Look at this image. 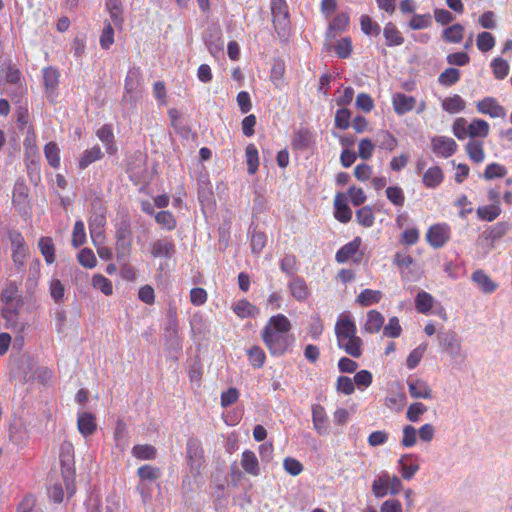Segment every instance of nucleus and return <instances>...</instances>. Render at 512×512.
<instances>
[{
    "instance_id": "obj_1",
    "label": "nucleus",
    "mask_w": 512,
    "mask_h": 512,
    "mask_svg": "<svg viewBox=\"0 0 512 512\" xmlns=\"http://www.w3.org/2000/svg\"><path fill=\"white\" fill-rule=\"evenodd\" d=\"M290 330L291 323L285 315L278 314L269 319L261 336L271 355L281 356L293 345L295 338Z\"/></svg>"
},
{
    "instance_id": "obj_2",
    "label": "nucleus",
    "mask_w": 512,
    "mask_h": 512,
    "mask_svg": "<svg viewBox=\"0 0 512 512\" xmlns=\"http://www.w3.org/2000/svg\"><path fill=\"white\" fill-rule=\"evenodd\" d=\"M61 474L65 485L67 498H71L76 492L75 486V461L74 447L70 442L62 443L60 447Z\"/></svg>"
},
{
    "instance_id": "obj_3",
    "label": "nucleus",
    "mask_w": 512,
    "mask_h": 512,
    "mask_svg": "<svg viewBox=\"0 0 512 512\" xmlns=\"http://www.w3.org/2000/svg\"><path fill=\"white\" fill-rule=\"evenodd\" d=\"M272 21L279 35L285 34L289 26V13L285 0H271Z\"/></svg>"
},
{
    "instance_id": "obj_4",
    "label": "nucleus",
    "mask_w": 512,
    "mask_h": 512,
    "mask_svg": "<svg viewBox=\"0 0 512 512\" xmlns=\"http://www.w3.org/2000/svg\"><path fill=\"white\" fill-rule=\"evenodd\" d=\"M450 238V228L446 224L432 225L427 233L426 239L434 248L442 247Z\"/></svg>"
},
{
    "instance_id": "obj_5",
    "label": "nucleus",
    "mask_w": 512,
    "mask_h": 512,
    "mask_svg": "<svg viewBox=\"0 0 512 512\" xmlns=\"http://www.w3.org/2000/svg\"><path fill=\"white\" fill-rule=\"evenodd\" d=\"M117 258L119 260H125L130 252V237L131 230L128 224L123 223L117 230Z\"/></svg>"
},
{
    "instance_id": "obj_6",
    "label": "nucleus",
    "mask_w": 512,
    "mask_h": 512,
    "mask_svg": "<svg viewBox=\"0 0 512 512\" xmlns=\"http://www.w3.org/2000/svg\"><path fill=\"white\" fill-rule=\"evenodd\" d=\"M477 110L482 114H487L492 118H505L506 110L496 99L486 97L477 103Z\"/></svg>"
},
{
    "instance_id": "obj_7",
    "label": "nucleus",
    "mask_w": 512,
    "mask_h": 512,
    "mask_svg": "<svg viewBox=\"0 0 512 512\" xmlns=\"http://www.w3.org/2000/svg\"><path fill=\"white\" fill-rule=\"evenodd\" d=\"M151 254L153 257L171 258L174 256L176 249L175 244L170 238H161L151 243Z\"/></svg>"
},
{
    "instance_id": "obj_8",
    "label": "nucleus",
    "mask_w": 512,
    "mask_h": 512,
    "mask_svg": "<svg viewBox=\"0 0 512 512\" xmlns=\"http://www.w3.org/2000/svg\"><path fill=\"white\" fill-rule=\"evenodd\" d=\"M432 150L443 157L451 156L457 148L456 142L449 137L437 136L432 139Z\"/></svg>"
},
{
    "instance_id": "obj_9",
    "label": "nucleus",
    "mask_w": 512,
    "mask_h": 512,
    "mask_svg": "<svg viewBox=\"0 0 512 512\" xmlns=\"http://www.w3.org/2000/svg\"><path fill=\"white\" fill-rule=\"evenodd\" d=\"M59 71L53 67H47L43 70V83L47 97L54 100L56 89L59 84Z\"/></svg>"
},
{
    "instance_id": "obj_10",
    "label": "nucleus",
    "mask_w": 512,
    "mask_h": 512,
    "mask_svg": "<svg viewBox=\"0 0 512 512\" xmlns=\"http://www.w3.org/2000/svg\"><path fill=\"white\" fill-rule=\"evenodd\" d=\"M335 218L341 223H347L351 220L352 211L348 206L347 198L343 193H337L334 200Z\"/></svg>"
},
{
    "instance_id": "obj_11",
    "label": "nucleus",
    "mask_w": 512,
    "mask_h": 512,
    "mask_svg": "<svg viewBox=\"0 0 512 512\" xmlns=\"http://www.w3.org/2000/svg\"><path fill=\"white\" fill-rule=\"evenodd\" d=\"M394 111L398 115H403L414 109L416 99L412 96H407L404 93H395L392 97Z\"/></svg>"
},
{
    "instance_id": "obj_12",
    "label": "nucleus",
    "mask_w": 512,
    "mask_h": 512,
    "mask_svg": "<svg viewBox=\"0 0 512 512\" xmlns=\"http://www.w3.org/2000/svg\"><path fill=\"white\" fill-rule=\"evenodd\" d=\"M356 331V325L350 318H340L335 325L337 342H341V340L353 337L356 335Z\"/></svg>"
},
{
    "instance_id": "obj_13",
    "label": "nucleus",
    "mask_w": 512,
    "mask_h": 512,
    "mask_svg": "<svg viewBox=\"0 0 512 512\" xmlns=\"http://www.w3.org/2000/svg\"><path fill=\"white\" fill-rule=\"evenodd\" d=\"M440 345L443 350L451 355L458 354L460 350V343L454 331H446L438 334Z\"/></svg>"
},
{
    "instance_id": "obj_14",
    "label": "nucleus",
    "mask_w": 512,
    "mask_h": 512,
    "mask_svg": "<svg viewBox=\"0 0 512 512\" xmlns=\"http://www.w3.org/2000/svg\"><path fill=\"white\" fill-rule=\"evenodd\" d=\"M408 390L412 398L430 399L432 398V391L428 384L422 379H415L408 381Z\"/></svg>"
},
{
    "instance_id": "obj_15",
    "label": "nucleus",
    "mask_w": 512,
    "mask_h": 512,
    "mask_svg": "<svg viewBox=\"0 0 512 512\" xmlns=\"http://www.w3.org/2000/svg\"><path fill=\"white\" fill-rule=\"evenodd\" d=\"M77 426H78L79 432L84 437H88V436L92 435L97 429L95 416L90 412H83V413L79 414Z\"/></svg>"
},
{
    "instance_id": "obj_16",
    "label": "nucleus",
    "mask_w": 512,
    "mask_h": 512,
    "mask_svg": "<svg viewBox=\"0 0 512 512\" xmlns=\"http://www.w3.org/2000/svg\"><path fill=\"white\" fill-rule=\"evenodd\" d=\"M339 348L343 349L348 355L359 358L362 355V339L356 335L337 342Z\"/></svg>"
},
{
    "instance_id": "obj_17",
    "label": "nucleus",
    "mask_w": 512,
    "mask_h": 512,
    "mask_svg": "<svg viewBox=\"0 0 512 512\" xmlns=\"http://www.w3.org/2000/svg\"><path fill=\"white\" fill-rule=\"evenodd\" d=\"M106 9L110 14L112 23L116 28L121 29L124 23L123 5L121 0H107Z\"/></svg>"
},
{
    "instance_id": "obj_18",
    "label": "nucleus",
    "mask_w": 512,
    "mask_h": 512,
    "mask_svg": "<svg viewBox=\"0 0 512 512\" xmlns=\"http://www.w3.org/2000/svg\"><path fill=\"white\" fill-rule=\"evenodd\" d=\"M361 239L356 237L351 242L345 244L341 247L335 256V259L338 263H345L349 258H351L360 248Z\"/></svg>"
},
{
    "instance_id": "obj_19",
    "label": "nucleus",
    "mask_w": 512,
    "mask_h": 512,
    "mask_svg": "<svg viewBox=\"0 0 512 512\" xmlns=\"http://www.w3.org/2000/svg\"><path fill=\"white\" fill-rule=\"evenodd\" d=\"M312 420L318 434L322 435L327 433V416L324 407L321 405H314L312 407Z\"/></svg>"
},
{
    "instance_id": "obj_20",
    "label": "nucleus",
    "mask_w": 512,
    "mask_h": 512,
    "mask_svg": "<svg viewBox=\"0 0 512 512\" xmlns=\"http://www.w3.org/2000/svg\"><path fill=\"white\" fill-rule=\"evenodd\" d=\"M510 229V224L508 222H498L494 226L490 227L488 230L484 231L481 235L485 240L491 241V248L493 247V242L502 238Z\"/></svg>"
},
{
    "instance_id": "obj_21",
    "label": "nucleus",
    "mask_w": 512,
    "mask_h": 512,
    "mask_svg": "<svg viewBox=\"0 0 512 512\" xmlns=\"http://www.w3.org/2000/svg\"><path fill=\"white\" fill-rule=\"evenodd\" d=\"M242 468L253 476H257L260 473L259 463L254 452L246 450L242 454L241 459Z\"/></svg>"
},
{
    "instance_id": "obj_22",
    "label": "nucleus",
    "mask_w": 512,
    "mask_h": 512,
    "mask_svg": "<svg viewBox=\"0 0 512 512\" xmlns=\"http://www.w3.org/2000/svg\"><path fill=\"white\" fill-rule=\"evenodd\" d=\"M422 181L427 188H436L443 181L442 169L438 166L429 168L423 174Z\"/></svg>"
},
{
    "instance_id": "obj_23",
    "label": "nucleus",
    "mask_w": 512,
    "mask_h": 512,
    "mask_svg": "<svg viewBox=\"0 0 512 512\" xmlns=\"http://www.w3.org/2000/svg\"><path fill=\"white\" fill-rule=\"evenodd\" d=\"M472 280L484 293H491L497 287V284L482 270L475 271L472 274Z\"/></svg>"
},
{
    "instance_id": "obj_24",
    "label": "nucleus",
    "mask_w": 512,
    "mask_h": 512,
    "mask_svg": "<svg viewBox=\"0 0 512 512\" xmlns=\"http://www.w3.org/2000/svg\"><path fill=\"white\" fill-rule=\"evenodd\" d=\"M383 324H384L383 315L376 310H371L367 314V321L365 323L364 328H365V331H367L368 333H377L380 331Z\"/></svg>"
},
{
    "instance_id": "obj_25",
    "label": "nucleus",
    "mask_w": 512,
    "mask_h": 512,
    "mask_svg": "<svg viewBox=\"0 0 512 512\" xmlns=\"http://www.w3.org/2000/svg\"><path fill=\"white\" fill-rule=\"evenodd\" d=\"M383 34L388 46H399L404 42L403 36L393 23L385 25Z\"/></svg>"
},
{
    "instance_id": "obj_26",
    "label": "nucleus",
    "mask_w": 512,
    "mask_h": 512,
    "mask_svg": "<svg viewBox=\"0 0 512 512\" xmlns=\"http://www.w3.org/2000/svg\"><path fill=\"white\" fill-rule=\"evenodd\" d=\"M187 457L191 462L200 464V461L203 458V448L200 440L196 438H191L188 440Z\"/></svg>"
},
{
    "instance_id": "obj_27",
    "label": "nucleus",
    "mask_w": 512,
    "mask_h": 512,
    "mask_svg": "<svg viewBox=\"0 0 512 512\" xmlns=\"http://www.w3.org/2000/svg\"><path fill=\"white\" fill-rule=\"evenodd\" d=\"M466 152L475 163H481L485 158L483 143L477 140H470L466 144Z\"/></svg>"
},
{
    "instance_id": "obj_28",
    "label": "nucleus",
    "mask_w": 512,
    "mask_h": 512,
    "mask_svg": "<svg viewBox=\"0 0 512 512\" xmlns=\"http://www.w3.org/2000/svg\"><path fill=\"white\" fill-rule=\"evenodd\" d=\"M489 124L482 119H474L468 125V134L469 137H486L489 134Z\"/></svg>"
},
{
    "instance_id": "obj_29",
    "label": "nucleus",
    "mask_w": 512,
    "mask_h": 512,
    "mask_svg": "<svg viewBox=\"0 0 512 512\" xmlns=\"http://www.w3.org/2000/svg\"><path fill=\"white\" fill-rule=\"evenodd\" d=\"M476 213L481 220L492 222L501 214V208L498 204H491L478 207Z\"/></svg>"
},
{
    "instance_id": "obj_30",
    "label": "nucleus",
    "mask_w": 512,
    "mask_h": 512,
    "mask_svg": "<svg viewBox=\"0 0 512 512\" xmlns=\"http://www.w3.org/2000/svg\"><path fill=\"white\" fill-rule=\"evenodd\" d=\"M25 90V85H2L0 80V93L9 96L14 103L21 102Z\"/></svg>"
},
{
    "instance_id": "obj_31",
    "label": "nucleus",
    "mask_w": 512,
    "mask_h": 512,
    "mask_svg": "<svg viewBox=\"0 0 512 512\" xmlns=\"http://www.w3.org/2000/svg\"><path fill=\"white\" fill-rule=\"evenodd\" d=\"M381 298V291L365 289L357 296L356 302L362 306H370L378 303Z\"/></svg>"
},
{
    "instance_id": "obj_32",
    "label": "nucleus",
    "mask_w": 512,
    "mask_h": 512,
    "mask_svg": "<svg viewBox=\"0 0 512 512\" xmlns=\"http://www.w3.org/2000/svg\"><path fill=\"white\" fill-rule=\"evenodd\" d=\"M290 291H291V294L292 296L296 299V300H299V301H303L307 298L308 296V288L306 286V283L303 279L301 278H294L291 282H290Z\"/></svg>"
},
{
    "instance_id": "obj_33",
    "label": "nucleus",
    "mask_w": 512,
    "mask_h": 512,
    "mask_svg": "<svg viewBox=\"0 0 512 512\" xmlns=\"http://www.w3.org/2000/svg\"><path fill=\"white\" fill-rule=\"evenodd\" d=\"M39 248L48 264L55 261V246L50 237H41L39 240Z\"/></svg>"
},
{
    "instance_id": "obj_34",
    "label": "nucleus",
    "mask_w": 512,
    "mask_h": 512,
    "mask_svg": "<svg viewBox=\"0 0 512 512\" xmlns=\"http://www.w3.org/2000/svg\"><path fill=\"white\" fill-rule=\"evenodd\" d=\"M132 454L140 460H152L156 457L157 450L150 444L136 445L132 449Z\"/></svg>"
},
{
    "instance_id": "obj_35",
    "label": "nucleus",
    "mask_w": 512,
    "mask_h": 512,
    "mask_svg": "<svg viewBox=\"0 0 512 512\" xmlns=\"http://www.w3.org/2000/svg\"><path fill=\"white\" fill-rule=\"evenodd\" d=\"M312 143V133L306 128H300L293 139L295 149H305Z\"/></svg>"
},
{
    "instance_id": "obj_36",
    "label": "nucleus",
    "mask_w": 512,
    "mask_h": 512,
    "mask_svg": "<svg viewBox=\"0 0 512 512\" xmlns=\"http://www.w3.org/2000/svg\"><path fill=\"white\" fill-rule=\"evenodd\" d=\"M102 157H103V153H102L100 147H98V146L92 147L91 149L86 150L83 153L81 159L79 160V167L81 169H85L91 163L101 159Z\"/></svg>"
},
{
    "instance_id": "obj_37",
    "label": "nucleus",
    "mask_w": 512,
    "mask_h": 512,
    "mask_svg": "<svg viewBox=\"0 0 512 512\" xmlns=\"http://www.w3.org/2000/svg\"><path fill=\"white\" fill-rule=\"evenodd\" d=\"M45 157L53 168L60 166V150L55 142H49L44 148Z\"/></svg>"
},
{
    "instance_id": "obj_38",
    "label": "nucleus",
    "mask_w": 512,
    "mask_h": 512,
    "mask_svg": "<svg viewBox=\"0 0 512 512\" xmlns=\"http://www.w3.org/2000/svg\"><path fill=\"white\" fill-rule=\"evenodd\" d=\"M29 189L24 184H16L14 187L13 204L19 208V210L25 209L27 202Z\"/></svg>"
},
{
    "instance_id": "obj_39",
    "label": "nucleus",
    "mask_w": 512,
    "mask_h": 512,
    "mask_svg": "<svg viewBox=\"0 0 512 512\" xmlns=\"http://www.w3.org/2000/svg\"><path fill=\"white\" fill-rule=\"evenodd\" d=\"M246 161L248 166V173L255 174L259 166L258 150L254 144H249L246 147Z\"/></svg>"
},
{
    "instance_id": "obj_40",
    "label": "nucleus",
    "mask_w": 512,
    "mask_h": 512,
    "mask_svg": "<svg viewBox=\"0 0 512 512\" xmlns=\"http://www.w3.org/2000/svg\"><path fill=\"white\" fill-rule=\"evenodd\" d=\"M433 301L434 299L429 293L421 291L417 294L415 299L416 309L420 313L426 314L432 308Z\"/></svg>"
},
{
    "instance_id": "obj_41",
    "label": "nucleus",
    "mask_w": 512,
    "mask_h": 512,
    "mask_svg": "<svg viewBox=\"0 0 512 512\" xmlns=\"http://www.w3.org/2000/svg\"><path fill=\"white\" fill-rule=\"evenodd\" d=\"M442 107L449 113L460 112L465 109V101L459 95H454L446 98L442 103Z\"/></svg>"
},
{
    "instance_id": "obj_42",
    "label": "nucleus",
    "mask_w": 512,
    "mask_h": 512,
    "mask_svg": "<svg viewBox=\"0 0 512 512\" xmlns=\"http://www.w3.org/2000/svg\"><path fill=\"white\" fill-rule=\"evenodd\" d=\"M247 355L252 366L261 368L264 365L266 356L261 347L257 345L252 346L247 350Z\"/></svg>"
},
{
    "instance_id": "obj_43",
    "label": "nucleus",
    "mask_w": 512,
    "mask_h": 512,
    "mask_svg": "<svg viewBox=\"0 0 512 512\" xmlns=\"http://www.w3.org/2000/svg\"><path fill=\"white\" fill-rule=\"evenodd\" d=\"M464 27L461 24H454L446 28L443 32V38L447 42L459 43L463 38Z\"/></svg>"
},
{
    "instance_id": "obj_44",
    "label": "nucleus",
    "mask_w": 512,
    "mask_h": 512,
    "mask_svg": "<svg viewBox=\"0 0 512 512\" xmlns=\"http://www.w3.org/2000/svg\"><path fill=\"white\" fill-rule=\"evenodd\" d=\"M411 459L412 455H403L399 460V465L401 466V474L404 479H411L419 469L417 464L408 463L411 461Z\"/></svg>"
},
{
    "instance_id": "obj_45",
    "label": "nucleus",
    "mask_w": 512,
    "mask_h": 512,
    "mask_svg": "<svg viewBox=\"0 0 512 512\" xmlns=\"http://www.w3.org/2000/svg\"><path fill=\"white\" fill-rule=\"evenodd\" d=\"M156 222L163 228L171 231L176 227V219L170 211H160L155 216Z\"/></svg>"
},
{
    "instance_id": "obj_46",
    "label": "nucleus",
    "mask_w": 512,
    "mask_h": 512,
    "mask_svg": "<svg viewBox=\"0 0 512 512\" xmlns=\"http://www.w3.org/2000/svg\"><path fill=\"white\" fill-rule=\"evenodd\" d=\"M141 73L139 69L132 68L128 71L125 79V90L127 93H133L139 86Z\"/></svg>"
},
{
    "instance_id": "obj_47",
    "label": "nucleus",
    "mask_w": 512,
    "mask_h": 512,
    "mask_svg": "<svg viewBox=\"0 0 512 512\" xmlns=\"http://www.w3.org/2000/svg\"><path fill=\"white\" fill-rule=\"evenodd\" d=\"M356 219L360 225L364 227H371L375 220L372 208L364 206L357 210Z\"/></svg>"
},
{
    "instance_id": "obj_48",
    "label": "nucleus",
    "mask_w": 512,
    "mask_h": 512,
    "mask_svg": "<svg viewBox=\"0 0 512 512\" xmlns=\"http://www.w3.org/2000/svg\"><path fill=\"white\" fill-rule=\"evenodd\" d=\"M460 78V71L456 68L445 69L438 78V81L443 86H451L455 84Z\"/></svg>"
},
{
    "instance_id": "obj_49",
    "label": "nucleus",
    "mask_w": 512,
    "mask_h": 512,
    "mask_svg": "<svg viewBox=\"0 0 512 512\" xmlns=\"http://www.w3.org/2000/svg\"><path fill=\"white\" fill-rule=\"evenodd\" d=\"M92 285L95 289H99L102 293H104L107 296L113 293L111 281L101 274H96L93 276Z\"/></svg>"
},
{
    "instance_id": "obj_50",
    "label": "nucleus",
    "mask_w": 512,
    "mask_h": 512,
    "mask_svg": "<svg viewBox=\"0 0 512 512\" xmlns=\"http://www.w3.org/2000/svg\"><path fill=\"white\" fill-rule=\"evenodd\" d=\"M86 241V233L84 223L82 221H76L72 233V245L75 248L82 246Z\"/></svg>"
},
{
    "instance_id": "obj_51",
    "label": "nucleus",
    "mask_w": 512,
    "mask_h": 512,
    "mask_svg": "<svg viewBox=\"0 0 512 512\" xmlns=\"http://www.w3.org/2000/svg\"><path fill=\"white\" fill-rule=\"evenodd\" d=\"M386 196L392 204L396 206L404 205L405 196L403 190L399 186L388 187L386 189Z\"/></svg>"
},
{
    "instance_id": "obj_52",
    "label": "nucleus",
    "mask_w": 512,
    "mask_h": 512,
    "mask_svg": "<svg viewBox=\"0 0 512 512\" xmlns=\"http://www.w3.org/2000/svg\"><path fill=\"white\" fill-rule=\"evenodd\" d=\"M285 74V65L283 61L277 60L273 63L272 69H271V81L275 84L276 87H280V85L283 82Z\"/></svg>"
},
{
    "instance_id": "obj_53",
    "label": "nucleus",
    "mask_w": 512,
    "mask_h": 512,
    "mask_svg": "<svg viewBox=\"0 0 512 512\" xmlns=\"http://www.w3.org/2000/svg\"><path fill=\"white\" fill-rule=\"evenodd\" d=\"M495 45V39L489 32H482L477 37V47L482 52L490 51Z\"/></svg>"
},
{
    "instance_id": "obj_54",
    "label": "nucleus",
    "mask_w": 512,
    "mask_h": 512,
    "mask_svg": "<svg viewBox=\"0 0 512 512\" xmlns=\"http://www.w3.org/2000/svg\"><path fill=\"white\" fill-rule=\"evenodd\" d=\"M79 263L86 268H93L96 266L97 260L93 251L89 248H84L78 253Z\"/></svg>"
},
{
    "instance_id": "obj_55",
    "label": "nucleus",
    "mask_w": 512,
    "mask_h": 512,
    "mask_svg": "<svg viewBox=\"0 0 512 512\" xmlns=\"http://www.w3.org/2000/svg\"><path fill=\"white\" fill-rule=\"evenodd\" d=\"M378 137H379V147L381 149L393 151L398 144L396 138L389 131L380 132L378 134Z\"/></svg>"
},
{
    "instance_id": "obj_56",
    "label": "nucleus",
    "mask_w": 512,
    "mask_h": 512,
    "mask_svg": "<svg viewBox=\"0 0 512 512\" xmlns=\"http://www.w3.org/2000/svg\"><path fill=\"white\" fill-rule=\"evenodd\" d=\"M492 69L497 79H504L509 72V65L506 60L502 58H496L492 61Z\"/></svg>"
},
{
    "instance_id": "obj_57",
    "label": "nucleus",
    "mask_w": 512,
    "mask_h": 512,
    "mask_svg": "<svg viewBox=\"0 0 512 512\" xmlns=\"http://www.w3.org/2000/svg\"><path fill=\"white\" fill-rule=\"evenodd\" d=\"M97 136L103 143L108 145L107 152L113 154L115 152V147L113 145H110L113 142L114 138L111 128L106 125L102 126L97 131Z\"/></svg>"
},
{
    "instance_id": "obj_58",
    "label": "nucleus",
    "mask_w": 512,
    "mask_h": 512,
    "mask_svg": "<svg viewBox=\"0 0 512 512\" xmlns=\"http://www.w3.org/2000/svg\"><path fill=\"white\" fill-rule=\"evenodd\" d=\"M360 24L361 30L367 35H378L380 33V26L373 22L368 15L361 16Z\"/></svg>"
},
{
    "instance_id": "obj_59",
    "label": "nucleus",
    "mask_w": 512,
    "mask_h": 512,
    "mask_svg": "<svg viewBox=\"0 0 512 512\" xmlns=\"http://www.w3.org/2000/svg\"><path fill=\"white\" fill-rule=\"evenodd\" d=\"M402 328L397 317H391L388 324L384 326L383 333L387 337L397 338L401 335Z\"/></svg>"
},
{
    "instance_id": "obj_60",
    "label": "nucleus",
    "mask_w": 512,
    "mask_h": 512,
    "mask_svg": "<svg viewBox=\"0 0 512 512\" xmlns=\"http://www.w3.org/2000/svg\"><path fill=\"white\" fill-rule=\"evenodd\" d=\"M114 43V30L111 23H107L101 33L100 36V46L102 49H109L111 45Z\"/></svg>"
},
{
    "instance_id": "obj_61",
    "label": "nucleus",
    "mask_w": 512,
    "mask_h": 512,
    "mask_svg": "<svg viewBox=\"0 0 512 512\" xmlns=\"http://www.w3.org/2000/svg\"><path fill=\"white\" fill-rule=\"evenodd\" d=\"M374 149L375 145L370 139H362L359 142L358 156L363 160H368L372 157Z\"/></svg>"
},
{
    "instance_id": "obj_62",
    "label": "nucleus",
    "mask_w": 512,
    "mask_h": 512,
    "mask_svg": "<svg viewBox=\"0 0 512 512\" xmlns=\"http://www.w3.org/2000/svg\"><path fill=\"white\" fill-rule=\"evenodd\" d=\"M256 310V307L253 306L246 300H241L235 304L233 307V311L241 318L249 317L253 314V311Z\"/></svg>"
},
{
    "instance_id": "obj_63",
    "label": "nucleus",
    "mask_w": 512,
    "mask_h": 512,
    "mask_svg": "<svg viewBox=\"0 0 512 512\" xmlns=\"http://www.w3.org/2000/svg\"><path fill=\"white\" fill-rule=\"evenodd\" d=\"M137 474L142 480L154 481L159 478L160 470L150 465H144L138 468Z\"/></svg>"
},
{
    "instance_id": "obj_64",
    "label": "nucleus",
    "mask_w": 512,
    "mask_h": 512,
    "mask_svg": "<svg viewBox=\"0 0 512 512\" xmlns=\"http://www.w3.org/2000/svg\"><path fill=\"white\" fill-rule=\"evenodd\" d=\"M17 512H43V510L36 505L33 497H25L18 506Z\"/></svg>"
}]
</instances>
